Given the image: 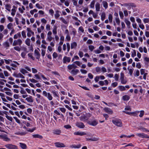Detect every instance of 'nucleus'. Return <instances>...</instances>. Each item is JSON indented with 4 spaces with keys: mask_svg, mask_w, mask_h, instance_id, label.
<instances>
[{
    "mask_svg": "<svg viewBox=\"0 0 149 149\" xmlns=\"http://www.w3.org/2000/svg\"><path fill=\"white\" fill-rule=\"evenodd\" d=\"M112 122L113 124L117 126L121 127L122 126V123L120 119H116L112 120Z\"/></svg>",
    "mask_w": 149,
    "mask_h": 149,
    "instance_id": "f257e3e1",
    "label": "nucleus"
},
{
    "mask_svg": "<svg viewBox=\"0 0 149 149\" xmlns=\"http://www.w3.org/2000/svg\"><path fill=\"white\" fill-rule=\"evenodd\" d=\"M43 95L45 97H47L49 100H51L53 99V97L50 93H47L45 91H43Z\"/></svg>",
    "mask_w": 149,
    "mask_h": 149,
    "instance_id": "f03ea898",
    "label": "nucleus"
},
{
    "mask_svg": "<svg viewBox=\"0 0 149 149\" xmlns=\"http://www.w3.org/2000/svg\"><path fill=\"white\" fill-rule=\"evenodd\" d=\"M5 146L8 149H17V146L10 144L5 145Z\"/></svg>",
    "mask_w": 149,
    "mask_h": 149,
    "instance_id": "7ed1b4c3",
    "label": "nucleus"
},
{
    "mask_svg": "<svg viewBox=\"0 0 149 149\" xmlns=\"http://www.w3.org/2000/svg\"><path fill=\"white\" fill-rule=\"evenodd\" d=\"M22 43V41L20 39H18L17 40H14L13 43V46H16L18 45L19 46H21Z\"/></svg>",
    "mask_w": 149,
    "mask_h": 149,
    "instance_id": "20e7f679",
    "label": "nucleus"
},
{
    "mask_svg": "<svg viewBox=\"0 0 149 149\" xmlns=\"http://www.w3.org/2000/svg\"><path fill=\"white\" fill-rule=\"evenodd\" d=\"M76 126L79 128L83 129L85 126L83 123L81 122H77L75 123Z\"/></svg>",
    "mask_w": 149,
    "mask_h": 149,
    "instance_id": "39448f33",
    "label": "nucleus"
},
{
    "mask_svg": "<svg viewBox=\"0 0 149 149\" xmlns=\"http://www.w3.org/2000/svg\"><path fill=\"white\" fill-rule=\"evenodd\" d=\"M123 112L129 115H131L132 114H133L134 116H137V114L139 113V111H136L135 112H131L123 111Z\"/></svg>",
    "mask_w": 149,
    "mask_h": 149,
    "instance_id": "423d86ee",
    "label": "nucleus"
},
{
    "mask_svg": "<svg viewBox=\"0 0 149 149\" xmlns=\"http://www.w3.org/2000/svg\"><path fill=\"white\" fill-rule=\"evenodd\" d=\"M121 82L122 84H125L127 82V81L125 80L124 79V74L123 73L121 72L120 73V78Z\"/></svg>",
    "mask_w": 149,
    "mask_h": 149,
    "instance_id": "0eeeda50",
    "label": "nucleus"
},
{
    "mask_svg": "<svg viewBox=\"0 0 149 149\" xmlns=\"http://www.w3.org/2000/svg\"><path fill=\"white\" fill-rule=\"evenodd\" d=\"M87 123L90 125L93 126H95L97 124V122L95 120H93V121H91L90 120H88L87 121Z\"/></svg>",
    "mask_w": 149,
    "mask_h": 149,
    "instance_id": "6e6552de",
    "label": "nucleus"
},
{
    "mask_svg": "<svg viewBox=\"0 0 149 149\" xmlns=\"http://www.w3.org/2000/svg\"><path fill=\"white\" fill-rule=\"evenodd\" d=\"M70 57L65 56L63 59V62L64 63H66L67 62L69 63L70 61Z\"/></svg>",
    "mask_w": 149,
    "mask_h": 149,
    "instance_id": "1a4fd4ad",
    "label": "nucleus"
},
{
    "mask_svg": "<svg viewBox=\"0 0 149 149\" xmlns=\"http://www.w3.org/2000/svg\"><path fill=\"white\" fill-rule=\"evenodd\" d=\"M54 144L56 147L58 148L64 147L65 146L63 143L60 142H56Z\"/></svg>",
    "mask_w": 149,
    "mask_h": 149,
    "instance_id": "9d476101",
    "label": "nucleus"
},
{
    "mask_svg": "<svg viewBox=\"0 0 149 149\" xmlns=\"http://www.w3.org/2000/svg\"><path fill=\"white\" fill-rule=\"evenodd\" d=\"M13 76L17 78L20 77L22 79L25 78L20 73L18 74L14 73L13 74Z\"/></svg>",
    "mask_w": 149,
    "mask_h": 149,
    "instance_id": "9b49d317",
    "label": "nucleus"
},
{
    "mask_svg": "<svg viewBox=\"0 0 149 149\" xmlns=\"http://www.w3.org/2000/svg\"><path fill=\"white\" fill-rule=\"evenodd\" d=\"M74 134L75 135H78L81 136H82L86 134L84 132L79 131L75 132L74 133Z\"/></svg>",
    "mask_w": 149,
    "mask_h": 149,
    "instance_id": "f8f14e48",
    "label": "nucleus"
},
{
    "mask_svg": "<svg viewBox=\"0 0 149 149\" xmlns=\"http://www.w3.org/2000/svg\"><path fill=\"white\" fill-rule=\"evenodd\" d=\"M136 135L140 137H141V138H146L147 137V134H144L143 133H138L136 134Z\"/></svg>",
    "mask_w": 149,
    "mask_h": 149,
    "instance_id": "ddd939ff",
    "label": "nucleus"
},
{
    "mask_svg": "<svg viewBox=\"0 0 149 149\" xmlns=\"http://www.w3.org/2000/svg\"><path fill=\"white\" fill-rule=\"evenodd\" d=\"M105 111L109 114H112L113 113L112 110L109 108L105 107L104 109Z\"/></svg>",
    "mask_w": 149,
    "mask_h": 149,
    "instance_id": "4468645a",
    "label": "nucleus"
},
{
    "mask_svg": "<svg viewBox=\"0 0 149 149\" xmlns=\"http://www.w3.org/2000/svg\"><path fill=\"white\" fill-rule=\"evenodd\" d=\"M77 68V66L74 64L69 65L68 66V69L71 70L72 68Z\"/></svg>",
    "mask_w": 149,
    "mask_h": 149,
    "instance_id": "2eb2a0df",
    "label": "nucleus"
},
{
    "mask_svg": "<svg viewBox=\"0 0 149 149\" xmlns=\"http://www.w3.org/2000/svg\"><path fill=\"white\" fill-rule=\"evenodd\" d=\"M79 118L80 120L81 121H82L83 122H85L86 121H88L86 119V117L85 115L81 116Z\"/></svg>",
    "mask_w": 149,
    "mask_h": 149,
    "instance_id": "dca6fc26",
    "label": "nucleus"
},
{
    "mask_svg": "<svg viewBox=\"0 0 149 149\" xmlns=\"http://www.w3.org/2000/svg\"><path fill=\"white\" fill-rule=\"evenodd\" d=\"M53 133L55 134L60 135L61 133V131L60 130L56 129L54 130Z\"/></svg>",
    "mask_w": 149,
    "mask_h": 149,
    "instance_id": "f3484780",
    "label": "nucleus"
},
{
    "mask_svg": "<svg viewBox=\"0 0 149 149\" xmlns=\"http://www.w3.org/2000/svg\"><path fill=\"white\" fill-rule=\"evenodd\" d=\"M99 139V138L95 137H92L91 138H89V139H86V141H98Z\"/></svg>",
    "mask_w": 149,
    "mask_h": 149,
    "instance_id": "a211bd4d",
    "label": "nucleus"
},
{
    "mask_svg": "<svg viewBox=\"0 0 149 149\" xmlns=\"http://www.w3.org/2000/svg\"><path fill=\"white\" fill-rule=\"evenodd\" d=\"M79 72V70H78L73 69L71 70V73L74 75H76Z\"/></svg>",
    "mask_w": 149,
    "mask_h": 149,
    "instance_id": "6ab92c4d",
    "label": "nucleus"
},
{
    "mask_svg": "<svg viewBox=\"0 0 149 149\" xmlns=\"http://www.w3.org/2000/svg\"><path fill=\"white\" fill-rule=\"evenodd\" d=\"M34 53L36 56V58L39 59L40 56V53L36 49L35 50Z\"/></svg>",
    "mask_w": 149,
    "mask_h": 149,
    "instance_id": "aec40b11",
    "label": "nucleus"
},
{
    "mask_svg": "<svg viewBox=\"0 0 149 149\" xmlns=\"http://www.w3.org/2000/svg\"><path fill=\"white\" fill-rule=\"evenodd\" d=\"M19 146L22 149H26L27 148V146L25 143H20Z\"/></svg>",
    "mask_w": 149,
    "mask_h": 149,
    "instance_id": "412c9836",
    "label": "nucleus"
},
{
    "mask_svg": "<svg viewBox=\"0 0 149 149\" xmlns=\"http://www.w3.org/2000/svg\"><path fill=\"white\" fill-rule=\"evenodd\" d=\"M122 98H123V99L124 101L128 100L130 98V96L127 95H125L123 96Z\"/></svg>",
    "mask_w": 149,
    "mask_h": 149,
    "instance_id": "4be33fe9",
    "label": "nucleus"
},
{
    "mask_svg": "<svg viewBox=\"0 0 149 149\" xmlns=\"http://www.w3.org/2000/svg\"><path fill=\"white\" fill-rule=\"evenodd\" d=\"M100 4L98 3H97L95 4V9L97 11H100Z\"/></svg>",
    "mask_w": 149,
    "mask_h": 149,
    "instance_id": "5701e85b",
    "label": "nucleus"
},
{
    "mask_svg": "<svg viewBox=\"0 0 149 149\" xmlns=\"http://www.w3.org/2000/svg\"><path fill=\"white\" fill-rule=\"evenodd\" d=\"M26 100L28 102H33V100L32 99V97L31 96H29V97L26 98Z\"/></svg>",
    "mask_w": 149,
    "mask_h": 149,
    "instance_id": "b1692460",
    "label": "nucleus"
},
{
    "mask_svg": "<svg viewBox=\"0 0 149 149\" xmlns=\"http://www.w3.org/2000/svg\"><path fill=\"white\" fill-rule=\"evenodd\" d=\"M77 46V43L75 42H74L71 44V48L72 49L76 47Z\"/></svg>",
    "mask_w": 149,
    "mask_h": 149,
    "instance_id": "393cba45",
    "label": "nucleus"
},
{
    "mask_svg": "<svg viewBox=\"0 0 149 149\" xmlns=\"http://www.w3.org/2000/svg\"><path fill=\"white\" fill-rule=\"evenodd\" d=\"M138 129L139 130H142L143 132H145V131H147L149 132V130H148L147 129L142 127V126H140L138 128Z\"/></svg>",
    "mask_w": 149,
    "mask_h": 149,
    "instance_id": "a878e982",
    "label": "nucleus"
},
{
    "mask_svg": "<svg viewBox=\"0 0 149 149\" xmlns=\"http://www.w3.org/2000/svg\"><path fill=\"white\" fill-rule=\"evenodd\" d=\"M11 8V5L10 4H7L5 5V8L8 11L10 12Z\"/></svg>",
    "mask_w": 149,
    "mask_h": 149,
    "instance_id": "bb28decb",
    "label": "nucleus"
},
{
    "mask_svg": "<svg viewBox=\"0 0 149 149\" xmlns=\"http://www.w3.org/2000/svg\"><path fill=\"white\" fill-rule=\"evenodd\" d=\"M32 136L34 138H39L40 139H42V136L41 135L38 134H33Z\"/></svg>",
    "mask_w": 149,
    "mask_h": 149,
    "instance_id": "cd10ccee",
    "label": "nucleus"
},
{
    "mask_svg": "<svg viewBox=\"0 0 149 149\" xmlns=\"http://www.w3.org/2000/svg\"><path fill=\"white\" fill-rule=\"evenodd\" d=\"M118 88L119 90L121 91H124L126 90L125 87L123 86H120L118 87Z\"/></svg>",
    "mask_w": 149,
    "mask_h": 149,
    "instance_id": "c85d7f7f",
    "label": "nucleus"
},
{
    "mask_svg": "<svg viewBox=\"0 0 149 149\" xmlns=\"http://www.w3.org/2000/svg\"><path fill=\"white\" fill-rule=\"evenodd\" d=\"M102 3L105 9H107L108 7L107 3L106 1H102Z\"/></svg>",
    "mask_w": 149,
    "mask_h": 149,
    "instance_id": "c756f323",
    "label": "nucleus"
},
{
    "mask_svg": "<svg viewBox=\"0 0 149 149\" xmlns=\"http://www.w3.org/2000/svg\"><path fill=\"white\" fill-rule=\"evenodd\" d=\"M106 17V13L105 12H103L101 15V19L103 21L105 19Z\"/></svg>",
    "mask_w": 149,
    "mask_h": 149,
    "instance_id": "7c9ffc66",
    "label": "nucleus"
},
{
    "mask_svg": "<svg viewBox=\"0 0 149 149\" xmlns=\"http://www.w3.org/2000/svg\"><path fill=\"white\" fill-rule=\"evenodd\" d=\"M20 71L21 72L22 74H24L25 73H28V72L25 69H24L22 68L20 70Z\"/></svg>",
    "mask_w": 149,
    "mask_h": 149,
    "instance_id": "2f4dec72",
    "label": "nucleus"
},
{
    "mask_svg": "<svg viewBox=\"0 0 149 149\" xmlns=\"http://www.w3.org/2000/svg\"><path fill=\"white\" fill-rule=\"evenodd\" d=\"M59 12V11L57 10L56 11V13L55 14L54 16L56 19H57L60 16V14L58 13Z\"/></svg>",
    "mask_w": 149,
    "mask_h": 149,
    "instance_id": "473e14b6",
    "label": "nucleus"
},
{
    "mask_svg": "<svg viewBox=\"0 0 149 149\" xmlns=\"http://www.w3.org/2000/svg\"><path fill=\"white\" fill-rule=\"evenodd\" d=\"M13 24L12 23H9V24H8L7 25V28L10 29H13Z\"/></svg>",
    "mask_w": 149,
    "mask_h": 149,
    "instance_id": "72a5a7b5",
    "label": "nucleus"
},
{
    "mask_svg": "<svg viewBox=\"0 0 149 149\" xmlns=\"http://www.w3.org/2000/svg\"><path fill=\"white\" fill-rule=\"evenodd\" d=\"M30 40L29 38H27L25 40V43L28 46L30 45Z\"/></svg>",
    "mask_w": 149,
    "mask_h": 149,
    "instance_id": "f704fd0d",
    "label": "nucleus"
},
{
    "mask_svg": "<svg viewBox=\"0 0 149 149\" xmlns=\"http://www.w3.org/2000/svg\"><path fill=\"white\" fill-rule=\"evenodd\" d=\"M125 22L127 26L129 27L131 24V23L128 20L125 19Z\"/></svg>",
    "mask_w": 149,
    "mask_h": 149,
    "instance_id": "c9c22d12",
    "label": "nucleus"
},
{
    "mask_svg": "<svg viewBox=\"0 0 149 149\" xmlns=\"http://www.w3.org/2000/svg\"><path fill=\"white\" fill-rule=\"evenodd\" d=\"M26 134H27V133L25 132H18L16 133V134H17L20 135H22V136Z\"/></svg>",
    "mask_w": 149,
    "mask_h": 149,
    "instance_id": "e433bc0d",
    "label": "nucleus"
},
{
    "mask_svg": "<svg viewBox=\"0 0 149 149\" xmlns=\"http://www.w3.org/2000/svg\"><path fill=\"white\" fill-rule=\"evenodd\" d=\"M6 115V118L12 122L13 120L11 116H8L7 114Z\"/></svg>",
    "mask_w": 149,
    "mask_h": 149,
    "instance_id": "4c0bfd02",
    "label": "nucleus"
},
{
    "mask_svg": "<svg viewBox=\"0 0 149 149\" xmlns=\"http://www.w3.org/2000/svg\"><path fill=\"white\" fill-rule=\"evenodd\" d=\"M95 2L94 0H93V1H92V2L90 4L91 8H94Z\"/></svg>",
    "mask_w": 149,
    "mask_h": 149,
    "instance_id": "58836bf2",
    "label": "nucleus"
},
{
    "mask_svg": "<svg viewBox=\"0 0 149 149\" xmlns=\"http://www.w3.org/2000/svg\"><path fill=\"white\" fill-rule=\"evenodd\" d=\"M11 11H12V12L11 13V15L13 16H14L15 15L16 12L15 9L13 8L11 10Z\"/></svg>",
    "mask_w": 149,
    "mask_h": 149,
    "instance_id": "ea45409f",
    "label": "nucleus"
},
{
    "mask_svg": "<svg viewBox=\"0 0 149 149\" xmlns=\"http://www.w3.org/2000/svg\"><path fill=\"white\" fill-rule=\"evenodd\" d=\"M36 128L34 127L33 128V129H28H28H27V131L29 132H32L34 131V130H36Z\"/></svg>",
    "mask_w": 149,
    "mask_h": 149,
    "instance_id": "a19ab883",
    "label": "nucleus"
},
{
    "mask_svg": "<svg viewBox=\"0 0 149 149\" xmlns=\"http://www.w3.org/2000/svg\"><path fill=\"white\" fill-rule=\"evenodd\" d=\"M140 112V114L139 115V116L140 117H143V115L144 114V112L143 110H141L140 111H139V112Z\"/></svg>",
    "mask_w": 149,
    "mask_h": 149,
    "instance_id": "79ce46f5",
    "label": "nucleus"
},
{
    "mask_svg": "<svg viewBox=\"0 0 149 149\" xmlns=\"http://www.w3.org/2000/svg\"><path fill=\"white\" fill-rule=\"evenodd\" d=\"M88 48L91 51H92L95 48L92 45H90L89 46Z\"/></svg>",
    "mask_w": 149,
    "mask_h": 149,
    "instance_id": "37998d69",
    "label": "nucleus"
},
{
    "mask_svg": "<svg viewBox=\"0 0 149 149\" xmlns=\"http://www.w3.org/2000/svg\"><path fill=\"white\" fill-rule=\"evenodd\" d=\"M116 21L118 25H119L120 24V20L119 18L118 17H116L115 18Z\"/></svg>",
    "mask_w": 149,
    "mask_h": 149,
    "instance_id": "c03bdc74",
    "label": "nucleus"
},
{
    "mask_svg": "<svg viewBox=\"0 0 149 149\" xmlns=\"http://www.w3.org/2000/svg\"><path fill=\"white\" fill-rule=\"evenodd\" d=\"M4 46L5 47H9V45L8 42H6L4 43L3 44Z\"/></svg>",
    "mask_w": 149,
    "mask_h": 149,
    "instance_id": "a18cd8bd",
    "label": "nucleus"
},
{
    "mask_svg": "<svg viewBox=\"0 0 149 149\" xmlns=\"http://www.w3.org/2000/svg\"><path fill=\"white\" fill-rule=\"evenodd\" d=\"M60 19L64 24H67L66 21L63 17H60Z\"/></svg>",
    "mask_w": 149,
    "mask_h": 149,
    "instance_id": "49530a36",
    "label": "nucleus"
},
{
    "mask_svg": "<svg viewBox=\"0 0 149 149\" xmlns=\"http://www.w3.org/2000/svg\"><path fill=\"white\" fill-rule=\"evenodd\" d=\"M119 14L120 18L122 19H123L124 17V15L123 13L122 12L120 11L119 12Z\"/></svg>",
    "mask_w": 149,
    "mask_h": 149,
    "instance_id": "de8ad7c7",
    "label": "nucleus"
},
{
    "mask_svg": "<svg viewBox=\"0 0 149 149\" xmlns=\"http://www.w3.org/2000/svg\"><path fill=\"white\" fill-rule=\"evenodd\" d=\"M28 55L29 57H30L33 60H34L35 58L32 56V53H29L28 54Z\"/></svg>",
    "mask_w": 149,
    "mask_h": 149,
    "instance_id": "09e8293b",
    "label": "nucleus"
},
{
    "mask_svg": "<svg viewBox=\"0 0 149 149\" xmlns=\"http://www.w3.org/2000/svg\"><path fill=\"white\" fill-rule=\"evenodd\" d=\"M29 81L32 83H37L38 82V81L34 79H29Z\"/></svg>",
    "mask_w": 149,
    "mask_h": 149,
    "instance_id": "8fccbe9b",
    "label": "nucleus"
},
{
    "mask_svg": "<svg viewBox=\"0 0 149 149\" xmlns=\"http://www.w3.org/2000/svg\"><path fill=\"white\" fill-rule=\"evenodd\" d=\"M59 109L63 113H65L66 111V109L64 108H59Z\"/></svg>",
    "mask_w": 149,
    "mask_h": 149,
    "instance_id": "3c124183",
    "label": "nucleus"
},
{
    "mask_svg": "<svg viewBox=\"0 0 149 149\" xmlns=\"http://www.w3.org/2000/svg\"><path fill=\"white\" fill-rule=\"evenodd\" d=\"M14 49L18 51H20V48L18 46L15 47H14Z\"/></svg>",
    "mask_w": 149,
    "mask_h": 149,
    "instance_id": "603ef678",
    "label": "nucleus"
},
{
    "mask_svg": "<svg viewBox=\"0 0 149 149\" xmlns=\"http://www.w3.org/2000/svg\"><path fill=\"white\" fill-rule=\"evenodd\" d=\"M58 56L57 53L55 52H54L53 54V56L54 58H56Z\"/></svg>",
    "mask_w": 149,
    "mask_h": 149,
    "instance_id": "864d4df0",
    "label": "nucleus"
},
{
    "mask_svg": "<svg viewBox=\"0 0 149 149\" xmlns=\"http://www.w3.org/2000/svg\"><path fill=\"white\" fill-rule=\"evenodd\" d=\"M66 45L67 47V51L69 52L70 51V46L69 43H67Z\"/></svg>",
    "mask_w": 149,
    "mask_h": 149,
    "instance_id": "5fc2aeb1",
    "label": "nucleus"
},
{
    "mask_svg": "<svg viewBox=\"0 0 149 149\" xmlns=\"http://www.w3.org/2000/svg\"><path fill=\"white\" fill-rule=\"evenodd\" d=\"M118 85V83L117 82H114L112 84V86L113 87L116 86Z\"/></svg>",
    "mask_w": 149,
    "mask_h": 149,
    "instance_id": "6e6d98bb",
    "label": "nucleus"
},
{
    "mask_svg": "<svg viewBox=\"0 0 149 149\" xmlns=\"http://www.w3.org/2000/svg\"><path fill=\"white\" fill-rule=\"evenodd\" d=\"M136 52L135 50H133V53H132V56L133 57H134L135 56H136Z\"/></svg>",
    "mask_w": 149,
    "mask_h": 149,
    "instance_id": "4d7b16f0",
    "label": "nucleus"
},
{
    "mask_svg": "<svg viewBox=\"0 0 149 149\" xmlns=\"http://www.w3.org/2000/svg\"><path fill=\"white\" fill-rule=\"evenodd\" d=\"M114 77L116 81H117L118 80L119 76L117 74H116L115 75Z\"/></svg>",
    "mask_w": 149,
    "mask_h": 149,
    "instance_id": "13d9d810",
    "label": "nucleus"
},
{
    "mask_svg": "<svg viewBox=\"0 0 149 149\" xmlns=\"http://www.w3.org/2000/svg\"><path fill=\"white\" fill-rule=\"evenodd\" d=\"M22 35L23 38H26V33H25V32L24 31H22Z\"/></svg>",
    "mask_w": 149,
    "mask_h": 149,
    "instance_id": "bf43d9fd",
    "label": "nucleus"
},
{
    "mask_svg": "<svg viewBox=\"0 0 149 149\" xmlns=\"http://www.w3.org/2000/svg\"><path fill=\"white\" fill-rule=\"evenodd\" d=\"M52 93L53 94L54 96L57 97H58V95L57 94V93L55 91H53L52 92Z\"/></svg>",
    "mask_w": 149,
    "mask_h": 149,
    "instance_id": "052dcab7",
    "label": "nucleus"
},
{
    "mask_svg": "<svg viewBox=\"0 0 149 149\" xmlns=\"http://www.w3.org/2000/svg\"><path fill=\"white\" fill-rule=\"evenodd\" d=\"M136 67L138 68H140L141 67V65L140 63H136Z\"/></svg>",
    "mask_w": 149,
    "mask_h": 149,
    "instance_id": "680f3d73",
    "label": "nucleus"
},
{
    "mask_svg": "<svg viewBox=\"0 0 149 149\" xmlns=\"http://www.w3.org/2000/svg\"><path fill=\"white\" fill-rule=\"evenodd\" d=\"M32 72L33 73H36L38 71H37V70L35 68H32Z\"/></svg>",
    "mask_w": 149,
    "mask_h": 149,
    "instance_id": "e2e57ef3",
    "label": "nucleus"
},
{
    "mask_svg": "<svg viewBox=\"0 0 149 149\" xmlns=\"http://www.w3.org/2000/svg\"><path fill=\"white\" fill-rule=\"evenodd\" d=\"M79 55L80 57L81 58L83 56V53L82 52L79 51Z\"/></svg>",
    "mask_w": 149,
    "mask_h": 149,
    "instance_id": "0e129e2a",
    "label": "nucleus"
},
{
    "mask_svg": "<svg viewBox=\"0 0 149 149\" xmlns=\"http://www.w3.org/2000/svg\"><path fill=\"white\" fill-rule=\"evenodd\" d=\"M36 6L39 9H42V6H40L39 4L37 3L36 4Z\"/></svg>",
    "mask_w": 149,
    "mask_h": 149,
    "instance_id": "69168bd1",
    "label": "nucleus"
},
{
    "mask_svg": "<svg viewBox=\"0 0 149 149\" xmlns=\"http://www.w3.org/2000/svg\"><path fill=\"white\" fill-rule=\"evenodd\" d=\"M64 127L67 129L70 128L71 127L70 125H66L64 126Z\"/></svg>",
    "mask_w": 149,
    "mask_h": 149,
    "instance_id": "338daca9",
    "label": "nucleus"
},
{
    "mask_svg": "<svg viewBox=\"0 0 149 149\" xmlns=\"http://www.w3.org/2000/svg\"><path fill=\"white\" fill-rule=\"evenodd\" d=\"M101 69L99 67H97L96 68L95 70L97 72H100V71Z\"/></svg>",
    "mask_w": 149,
    "mask_h": 149,
    "instance_id": "774afa93",
    "label": "nucleus"
}]
</instances>
